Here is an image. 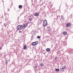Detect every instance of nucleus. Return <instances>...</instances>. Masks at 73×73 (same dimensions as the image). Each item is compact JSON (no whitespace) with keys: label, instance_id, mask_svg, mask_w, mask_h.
Listing matches in <instances>:
<instances>
[{"label":"nucleus","instance_id":"1","mask_svg":"<svg viewBox=\"0 0 73 73\" xmlns=\"http://www.w3.org/2000/svg\"><path fill=\"white\" fill-rule=\"evenodd\" d=\"M17 29L18 31L21 30L23 28V25H20L17 26Z\"/></svg>","mask_w":73,"mask_h":73},{"label":"nucleus","instance_id":"2","mask_svg":"<svg viewBox=\"0 0 73 73\" xmlns=\"http://www.w3.org/2000/svg\"><path fill=\"white\" fill-rule=\"evenodd\" d=\"M47 24L48 23L47 22V21H46V20H44L43 24V26L44 27H45V26H46Z\"/></svg>","mask_w":73,"mask_h":73},{"label":"nucleus","instance_id":"3","mask_svg":"<svg viewBox=\"0 0 73 73\" xmlns=\"http://www.w3.org/2000/svg\"><path fill=\"white\" fill-rule=\"evenodd\" d=\"M38 44V42L36 41L34 42H33L32 43V45L33 46H36V45Z\"/></svg>","mask_w":73,"mask_h":73},{"label":"nucleus","instance_id":"4","mask_svg":"<svg viewBox=\"0 0 73 73\" xmlns=\"http://www.w3.org/2000/svg\"><path fill=\"white\" fill-rule=\"evenodd\" d=\"M66 68V67H65V66H62V68H61V69H60V70L62 72V71H63V70H64V69H65Z\"/></svg>","mask_w":73,"mask_h":73},{"label":"nucleus","instance_id":"5","mask_svg":"<svg viewBox=\"0 0 73 73\" xmlns=\"http://www.w3.org/2000/svg\"><path fill=\"white\" fill-rule=\"evenodd\" d=\"M62 34L64 36H66V35H67V32H63Z\"/></svg>","mask_w":73,"mask_h":73},{"label":"nucleus","instance_id":"6","mask_svg":"<svg viewBox=\"0 0 73 73\" xmlns=\"http://www.w3.org/2000/svg\"><path fill=\"white\" fill-rule=\"evenodd\" d=\"M28 25V23H25L24 24V28H25L27 27V25Z\"/></svg>","mask_w":73,"mask_h":73},{"label":"nucleus","instance_id":"7","mask_svg":"<svg viewBox=\"0 0 73 73\" xmlns=\"http://www.w3.org/2000/svg\"><path fill=\"white\" fill-rule=\"evenodd\" d=\"M66 26L67 27H70V24L69 23L67 24L66 25Z\"/></svg>","mask_w":73,"mask_h":73},{"label":"nucleus","instance_id":"8","mask_svg":"<svg viewBox=\"0 0 73 73\" xmlns=\"http://www.w3.org/2000/svg\"><path fill=\"white\" fill-rule=\"evenodd\" d=\"M46 50L47 52H49V51H50V49L49 48H47L46 49Z\"/></svg>","mask_w":73,"mask_h":73},{"label":"nucleus","instance_id":"9","mask_svg":"<svg viewBox=\"0 0 73 73\" xmlns=\"http://www.w3.org/2000/svg\"><path fill=\"white\" fill-rule=\"evenodd\" d=\"M38 15H39L38 13H35V16H38Z\"/></svg>","mask_w":73,"mask_h":73},{"label":"nucleus","instance_id":"10","mask_svg":"<svg viewBox=\"0 0 73 73\" xmlns=\"http://www.w3.org/2000/svg\"><path fill=\"white\" fill-rule=\"evenodd\" d=\"M19 8L20 9H21V8H23V6L21 5H19Z\"/></svg>","mask_w":73,"mask_h":73},{"label":"nucleus","instance_id":"11","mask_svg":"<svg viewBox=\"0 0 73 73\" xmlns=\"http://www.w3.org/2000/svg\"><path fill=\"white\" fill-rule=\"evenodd\" d=\"M27 49V45H25L23 47V49Z\"/></svg>","mask_w":73,"mask_h":73},{"label":"nucleus","instance_id":"12","mask_svg":"<svg viewBox=\"0 0 73 73\" xmlns=\"http://www.w3.org/2000/svg\"><path fill=\"white\" fill-rule=\"evenodd\" d=\"M40 65L42 66H44V64H43V63H41L40 64Z\"/></svg>","mask_w":73,"mask_h":73},{"label":"nucleus","instance_id":"13","mask_svg":"<svg viewBox=\"0 0 73 73\" xmlns=\"http://www.w3.org/2000/svg\"><path fill=\"white\" fill-rule=\"evenodd\" d=\"M29 21H32V19L31 18H30L29 19Z\"/></svg>","mask_w":73,"mask_h":73},{"label":"nucleus","instance_id":"14","mask_svg":"<svg viewBox=\"0 0 73 73\" xmlns=\"http://www.w3.org/2000/svg\"><path fill=\"white\" fill-rule=\"evenodd\" d=\"M57 59H58V58L57 57H56L55 58V60L56 61V60H57Z\"/></svg>","mask_w":73,"mask_h":73},{"label":"nucleus","instance_id":"15","mask_svg":"<svg viewBox=\"0 0 73 73\" xmlns=\"http://www.w3.org/2000/svg\"><path fill=\"white\" fill-rule=\"evenodd\" d=\"M56 71L57 72H58V71H59V69L58 68H57L56 69Z\"/></svg>","mask_w":73,"mask_h":73},{"label":"nucleus","instance_id":"16","mask_svg":"<svg viewBox=\"0 0 73 73\" xmlns=\"http://www.w3.org/2000/svg\"><path fill=\"white\" fill-rule=\"evenodd\" d=\"M37 38H40V36H37Z\"/></svg>","mask_w":73,"mask_h":73},{"label":"nucleus","instance_id":"17","mask_svg":"<svg viewBox=\"0 0 73 73\" xmlns=\"http://www.w3.org/2000/svg\"><path fill=\"white\" fill-rule=\"evenodd\" d=\"M5 64H8V61H6V62H5Z\"/></svg>","mask_w":73,"mask_h":73},{"label":"nucleus","instance_id":"18","mask_svg":"<svg viewBox=\"0 0 73 73\" xmlns=\"http://www.w3.org/2000/svg\"><path fill=\"white\" fill-rule=\"evenodd\" d=\"M19 33H22V31H19Z\"/></svg>","mask_w":73,"mask_h":73},{"label":"nucleus","instance_id":"19","mask_svg":"<svg viewBox=\"0 0 73 73\" xmlns=\"http://www.w3.org/2000/svg\"><path fill=\"white\" fill-rule=\"evenodd\" d=\"M37 68V66H35V68Z\"/></svg>","mask_w":73,"mask_h":73},{"label":"nucleus","instance_id":"20","mask_svg":"<svg viewBox=\"0 0 73 73\" xmlns=\"http://www.w3.org/2000/svg\"><path fill=\"white\" fill-rule=\"evenodd\" d=\"M4 25H6V23H4Z\"/></svg>","mask_w":73,"mask_h":73}]
</instances>
